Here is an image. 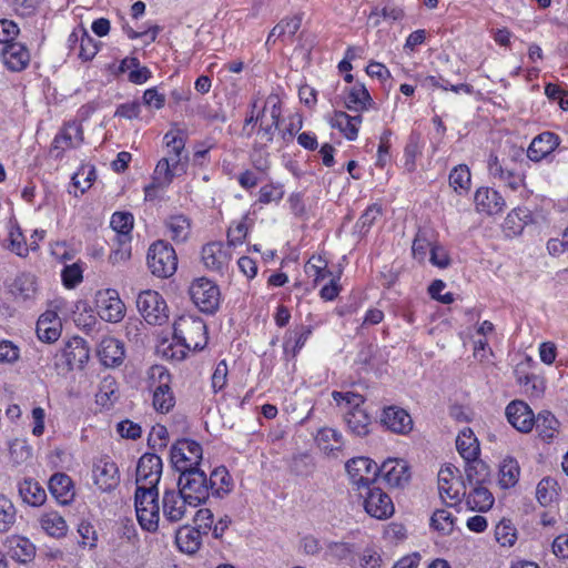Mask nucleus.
I'll return each mask as SVG.
<instances>
[{
	"label": "nucleus",
	"instance_id": "obj_48",
	"mask_svg": "<svg viewBox=\"0 0 568 568\" xmlns=\"http://www.w3.org/2000/svg\"><path fill=\"white\" fill-rule=\"evenodd\" d=\"M301 27V19L297 17L286 18L280 21L270 32L267 43L273 38H280L285 34L293 37Z\"/></svg>",
	"mask_w": 568,
	"mask_h": 568
},
{
	"label": "nucleus",
	"instance_id": "obj_6",
	"mask_svg": "<svg viewBox=\"0 0 568 568\" xmlns=\"http://www.w3.org/2000/svg\"><path fill=\"white\" fill-rule=\"evenodd\" d=\"M281 113L280 99L276 95H270L263 109L256 114V121H260L257 139L261 145L265 146L273 141Z\"/></svg>",
	"mask_w": 568,
	"mask_h": 568
},
{
	"label": "nucleus",
	"instance_id": "obj_3",
	"mask_svg": "<svg viewBox=\"0 0 568 568\" xmlns=\"http://www.w3.org/2000/svg\"><path fill=\"white\" fill-rule=\"evenodd\" d=\"M179 491L190 500V507L196 508L209 498V483L206 475L199 467L180 469Z\"/></svg>",
	"mask_w": 568,
	"mask_h": 568
},
{
	"label": "nucleus",
	"instance_id": "obj_31",
	"mask_svg": "<svg viewBox=\"0 0 568 568\" xmlns=\"http://www.w3.org/2000/svg\"><path fill=\"white\" fill-rule=\"evenodd\" d=\"M362 123V116H351L344 111H335L331 119V125L338 129L347 140H355L358 134V126Z\"/></svg>",
	"mask_w": 568,
	"mask_h": 568
},
{
	"label": "nucleus",
	"instance_id": "obj_22",
	"mask_svg": "<svg viewBox=\"0 0 568 568\" xmlns=\"http://www.w3.org/2000/svg\"><path fill=\"white\" fill-rule=\"evenodd\" d=\"M560 423L549 410H542L535 416V433L537 437L546 443H552L559 435Z\"/></svg>",
	"mask_w": 568,
	"mask_h": 568
},
{
	"label": "nucleus",
	"instance_id": "obj_45",
	"mask_svg": "<svg viewBox=\"0 0 568 568\" xmlns=\"http://www.w3.org/2000/svg\"><path fill=\"white\" fill-rule=\"evenodd\" d=\"M133 221V215L128 212H115L112 215L110 225L118 233L119 240H130Z\"/></svg>",
	"mask_w": 568,
	"mask_h": 568
},
{
	"label": "nucleus",
	"instance_id": "obj_36",
	"mask_svg": "<svg viewBox=\"0 0 568 568\" xmlns=\"http://www.w3.org/2000/svg\"><path fill=\"white\" fill-rule=\"evenodd\" d=\"M456 448L466 462L478 457L480 452L479 443L470 428H464L458 434Z\"/></svg>",
	"mask_w": 568,
	"mask_h": 568
},
{
	"label": "nucleus",
	"instance_id": "obj_61",
	"mask_svg": "<svg viewBox=\"0 0 568 568\" xmlns=\"http://www.w3.org/2000/svg\"><path fill=\"white\" fill-rule=\"evenodd\" d=\"M332 397L336 403L345 402L348 405H352V409L361 408V406L364 404V397L359 394L353 393V392H333Z\"/></svg>",
	"mask_w": 568,
	"mask_h": 568
},
{
	"label": "nucleus",
	"instance_id": "obj_43",
	"mask_svg": "<svg viewBox=\"0 0 568 568\" xmlns=\"http://www.w3.org/2000/svg\"><path fill=\"white\" fill-rule=\"evenodd\" d=\"M558 484L554 478L541 479L536 488L535 495L541 506H552L558 498Z\"/></svg>",
	"mask_w": 568,
	"mask_h": 568
},
{
	"label": "nucleus",
	"instance_id": "obj_4",
	"mask_svg": "<svg viewBox=\"0 0 568 568\" xmlns=\"http://www.w3.org/2000/svg\"><path fill=\"white\" fill-rule=\"evenodd\" d=\"M90 348L87 342L79 336L70 338L64 347L55 354L54 366L59 373H67L74 368H83L89 361Z\"/></svg>",
	"mask_w": 568,
	"mask_h": 568
},
{
	"label": "nucleus",
	"instance_id": "obj_33",
	"mask_svg": "<svg viewBox=\"0 0 568 568\" xmlns=\"http://www.w3.org/2000/svg\"><path fill=\"white\" fill-rule=\"evenodd\" d=\"M466 480L469 486L486 485L490 481L489 466L478 457L466 462Z\"/></svg>",
	"mask_w": 568,
	"mask_h": 568
},
{
	"label": "nucleus",
	"instance_id": "obj_12",
	"mask_svg": "<svg viewBox=\"0 0 568 568\" xmlns=\"http://www.w3.org/2000/svg\"><path fill=\"white\" fill-rule=\"evenodd\" d=\"M162 459L155 454H144L136 466V485L158 488L162 475Z\"/></svg>",
	"mask_w": 568,
	"mask_h": 568
},
{
	"label": "nucleus",
	"instance_id": "obj_21",
	"mask_svg": "<svg viewBox=\"0 0 568 568\" xmlns=\"http://www.w3.org/2000/svg\"><path fill=\"white\" fill-rule=\"evenodd\" d=\"M383 425L395 434L406 435L413 429L410 415L398 406H389L383 410Z\"/></svg>",
	"mask_w": 568,
	"mask_h": 568
},
{
	"label": "nucleus",
	"instance_id": "obj_47",
	"mask_svg": "<svg viewBox=\"0 0 568 568\" xmlns=\"http://www.w3.org/2000/svg\"><path fill=\"white\" fill-rule=\"evenodd\" d=\"M17 511L12 501L0 495V532L8 531L16 523Z\"/></svg>",
	"mask_w": 568,
	"mask_h": 568
},
{
	"label": "nucleus",
	"instance_id": "obj_17",
	"mask_svg": "<svg viewBox=\"0 0 568 568\" xmlns=\"http://www.w3.org/2000/svg\"><path fill=\"white\" fill-rule=\"evenodd\" d=\"M100 362L105 367H118L125 358L124 344L111 336H104L97 349Z\"/></svg>",
	"mask_w": 568,
	"mask_h": 568
},
{
	"label": "nucleus",
	"instance_id": "obj_29",
	"mask_svg": "<svg viewBox=\"0 0 568 568\" xmlns=\"http://www.w3.org/2000/svg\"><path fill=\"white\" fill-rule=\"evenodd\" d=\"M18 493L23 503L33 507L41 506L47 499L43 487L32 478L21 480L18 484Z\"/></svg>",
	"mask_w": 568,
	"mask_h": 568
},
{
	"label": "nucleus",
	"instance_id": "obj_51",
	"mask_svg": "<svg viewBox=\"0 0 568 568\" xmlns=\"http://www.w3.org/2000/svg\"><path fill=\"white\" fill-rule=\"evenodd\" d=\"M495 537L501 546H513L516 540V529L510 521L501 520L495 528Z\"/></svg>",
	"mask_w": 568,
	"mask_h": 568
},
{
	"label": "nucleus",
	"instance_id": "obj_26",
	"mask_svg": "<svg viewBox=\"0 0 568 568\" xmlns=\"http://www.w3.org/2000/svg\"><path fill=\"white\" fill-rule=\"evenodd\" d=\"M61 321L55 312L43 313L37 322V335L47 343L55 342L61 334Z\"/></svg>",
	"mask_w": 568,
	"mask_h": 568
},
{
	"label": "nucleus",
	"instance_id": "obj_46",
	"mask_svg": "<svg viewBox=\"0 0 568 568\" xmlns=\"http://www.w3.org/2000/svg\"><path fill=\"white\" fill-rule=\"evenodd\" d=\"M449 185L456 191L462 193L467 191L470 185V172L467 165L459 164L455 166L449 173Z\"/></svg>",
	"mask_w": 568,
	"mask_h": 568
},
{
	"label": "nucleus",
	"instance_id": "obj_23",
	"mask_svg": "<svg viewBox=\"0 0 568 568\" xmlns=\"http://www.w3.org/2000/svg\"><path fill=\"white\" fill-rule=\"evenodd\" d=\"M3 63L11 71H22L30 62V53L26 45L19 42H10L2 49Z\"/></svg>",
	"mask_w": 568,
	"mask_h": 568
},
{
	"label": "nucleus",
	"instance_id": "obj_8",
	"mask_svg": "<svg viewBox=\"0 0 568 568\" xmlns=\"http://www.w3.org/2000/svg\"><path fill=\"white\" fill-rule=\"evenodd\" d=\"M190 296L193 303L204 313H214L220 305V290L212 281L201 277L192 282Z\"/></svg>",
	"mask_w": 568,
	"mask_h": 568
},
{
	"label": "nucleus",
	"instance_id": "obj_41",
	"mask_svg": "<svg viewBox=\"0 0 568 568\" xmlns=\"http://www.w3.org/2000/svg\"><path fill=\"white\" fill-rule=\"evenodd\" d=\"M559 136L552 132H544L535 136V162L546 159L559 145Z\"/></svg>",
	"mask_w": 568,
	"mask_h": 568
},
{
	"label": "nucleus",
	"instance_id": "obj_28",
	"mask_svg": "<svg viewBox=\"0 0 568 568\" xmlns=\"http://www.w3.org/2000/svg\"><path fill=\"white\" fill-rule=\"evenodd\" d=\"M49 490L61 505L69 504L74 497L72 480L63 473H57L50 478Z\"/></svg>",
	"mask_w": 568,
	"mask_h": 568
},
{
	"label": "nucleus",
	"instance_id": "obj_16",
	"mask_svg": "<svg viewBox=\"0 0 568 568\" xmlns=\"http://www.w3.org/2000/svg\"><path fill=\"white\" fill-rule=\"evenodd\" d=\"M378 476L390 487H403L408 484L410 479L407 463L396 458H389L378 466Z\"/></svg>",
	"mask_w": 568,
	"mask_h": 568
},
{
	"label": "nucleus",
	"instance_id": "obj_54",
	"mask_svg": "<svg viewBox=\"0 0 568 568\" xmlns=\"http://www.w3.org/2000/svg\"><path fill=\"white\" fill-rule=\"evenodd\" d=\"M98 52V47L94 43V40L87 33V31H81L80 37V51L79 58L83 61H90L94 58Z\"/></svg>",
	"mask_w": 568,
	"mask_h": 568
},
{
	"label": "nucleus",
	"instance_id": "obj_39",
	"mask_svg": "<svg viewBox=\"0 0 568 568\" xmlns=\"http://www.w3.org/2000/svg\"><path fill=\"white\" fill-rule=\"evenodd\" d=\"M209 483V491L211 490L213 495L217 497H222L225 494L230 493L232 489V478L227 471V469L223 466L215 468L207 479Z\"/></svg>",
	"mask_w": 568,
	"mask_h": 568
},
{
	"label": "nucleus",
	"instance_id": "obj_64",
	"mask_svg": "<svg viewBox=\"0 0 568 568\" xmlns=\"http://www.w3.org/2000/svg\"><path fill=\"white\" fill-rule=\"evenodd\" d=\"M164 140L169 149L168 154L182 155V152L184 151L185 146V141L182 136L174 134L172 131H170L164 135Z\"/></svg>",
	"mask_w": 568,
	"mask_h": 568
},
{
	"label": "nucleus",
	"instance_id": "obj_20",
	"mask_svg": "<svg viewBox=\"0 0 568 568\" xmlns=\"http://www.w3.org/2000/svg\"><path fill=\"white\" fill-rule=\"evenodd\" d=\"M202 261L204 266L212 271L222 273L227 268L231 260L229 251L221 242H211L202 247Z\"/></svg>",
	"mask_w": 568,
	"mask_h": 568
},
{
	"label": "nucleus",
	"instance_id": "obj_56",
	"mask_svg": "<svg viewBox=\"0 0 568 568\" xmlns=\"http://www.w3.org/2000/svg\"><path fill=\"white\" fill-rule=\"evenodd\" d=\"M14 288L23 298H30L36 293L34 278L31 275L22 274L14 281Z\"/></svg>",
	"mask_w": 568,
	"mask_h": 568
},
{
	"label": "nucleus",
	"instance_id": "obj_53",
	"mask_svg": "<svg viewBox=\"0 0 568 568\" xmlns=\"http://www.w3.org/2000/svg\"><path fill=\"white\" fill-rule=\"evenodd\" d=\"M284 196V190L281 185L267 184L260 189L258 202L268 204L271 202H278Z\"/></svg>",
	"mask_w": 568,
	"mask_h": 568
},
{
	"label": "nucleus",
	"instance_id": "obj_25",
	"mask_svg": "<svg viewBox=\"0 0 568 568\" xmlns=\"http://www.w3.org/2000/svg\"><path fill=\"white\" fill-rule=\"evenodd\" d=\"M474 200L478 211L490 215L501 212L506 204L504 197L489 187L478 189Z\"/></svg>",
	"mask_w": 568,
	"mask_h": 568
},
{
	"label": "nucleus",
	"instance_id": "obj_42",
	"mask_svg": "<svg viewBox=\"0 0 568 568\" xmlns=\"http://www.w3.org/2000/svg\"><path fill=\"white\" fill-rule=\"evenodd\" d=\"M150 387L155 392L173 394L171 389V375L162 365H154L149 371Z\"/></svg>",
	"mask_w": 568,
	"mask_h": 568
},
{
	"label": "nucleus",
	"instance_id": "obj_63",
	"mask_svg": "<svg viewBox=\"0 0 568 568\" xmlns=\"http://www.w3.org/2000/svg\"><path fill=\"white\" fill-rule=\"evenodd\" d=\"M9 248L11 252L16 253L19 256H27L29 252V247L24 242V237L22 233L18 230L17 232L10 233V245Z\"/></svg>",
	"mask_w": 568,
	"mask_h": 568
},
{
	"label": "nucleus",
	"instance_id": "obj_58",
	"mask_svg": "<svg viewBox=\"0 0 568 568\" xmlns=\"http://www.w3.org/2000/svg\"><path fill=\"white\" fill-rule=\"evenodd\" d=\"M175 405L174 394H165L162 392L153 393V406L156 412L162 414L169 413Z\"/></svg>",
	"mask_w": 568,
	"mask_h": 568
},
{
	"label": "nucleus",
	"instance_id": "obj_2",
	"mask_svg": "<svg viewBox=\"0 0 568 568\" xmlns=\"http://www.w3.org/2000/svg\"><path fill=\"white\" fill-rule=\"evenodd\" d=\"M206 325L199 316L184 314L173 325L174 339L186 349H202L207 343Z\"/></svg>",
	"mask_w": 568,
	"mask_h": 568
},
{
	"label": "nucleus",
	"instance_id": "obj_10",
	"mask_svg": "<svg viewBox=\"0 0 568 568\" xmlns=\"http://www.w3.org/2000/svg\"><path fill=\"white\" fill-rule=\"evenodd\" d=\"M346 471L357 489L368 488L378 477V465L367 457H356L345 465Z\"/></svg>",
	"mask_w": 568,
	"mask_h": 568
},
{
	"label": "nucleus",
	"instance_id": "obj_60",
	"mask_svg": "<svg viewBox=\"0 0 568 568\" xmlns=\"http://www.w3.org/2000/svg\"><path fill=\"white\" fill-rule=\"evenodd\" d=\"M312 331L310 327H301L298 331H295L293 335H291L284 343V348L287 352L291 347L292 339L294 341V345L292 346L293 353L295 354L298 349L303 347L306 339L311 335Z\"/></svg>",
	"mask_w": 568,
	"mask_h": 568
},
{
	"label": "nucleus",
	"instance_id": "obj_30",
	"mask_svg": "<svg viewBox=\"0 0 568 568\" xmlns=\"http://www.w3.org/2000/svg\"><path fill=\"white\" fill-rule=\"evenodd\" d=\"M7 547L12 559L19 562H28L36 555L34 545L21 536H11L7 539Z\"/></svg>",
	"mask_w": 568,
	"mask_h": 568
},
{
	"label": "nucleus",
	"instance_id": "obj_57",
	"mask_svg": "<svg viewBox=\"0 0 568 568\" xmlns=\"http://www.w3.org/2000/svg\"><path fill=\"white\" fill-rule=\"evenodd\" d=\"M194 527L205 536L210 532L213 525V513L207 508L199 509L194 516Z\"/></svg>",
	"mask_w": 568,
	"mask_h": 568
},
{
	"label": "nucleus",
	"instance_id": "obj_35",
	"mask_svg": "<svg viewBox=\"0 0 568 568\" xmlns=\"http://www.w3.org/2000/svg\"><path fill=\"white\" fill-rule=\"evenodd\" d=\"M345 422L351 433L357 437H365L371 433V417L362 407L346 413Z\"/></svg>",
	"mask_w": 568,
	"mask_h": 568
},
{
	"label": "nucleus",
	"instance_id": "obj_7",
	"mask_svg": "<svg viewBox=\"0 0 568 568\" xmlns=\"http://www.w3.org/2000/svg\"><path fill=\"white\" fill-rule=\"evenodd\" d=\"M136 307L151 325H162L169 318L166 303L155 291H142L136 298Z\"/></svg>",
	"mask_w": 568,
	"mask_h": 568
},
{
	"label": "nucleus",
	"instance_id": "obj_40",
	"mask_svg": "<svg viewBox=\"0 0 568 568\" xmlns=\"http://www.w3.org/2000/svg\"><path fill=\"white\" fill-rule=\"evenodd\" d=\"M41 528L51 537L61 538L67 535L68 525L57 511L45 513L40 517Z\"/></svg>",
	"mask_w": 568,
	"mask_h": 568
},
{
	"label": "nucleus",
	"instance_id": "obj_59",
	"mask_svg": "<svg viewBox=\"0 0 568 568\" xmlns=\"http://www.w3.org/2000/svg\"><path fill=\"white\" fill-rule=\"evenodd\" d=\"M62 281L65 287L73 288L82 281V270L79 265H68L62 271Z\"/></svg>",
	"mask_w": 568,
	"mask_h": 568
},
{
	"label": "nucleus",
	"instance_id": "obj_11",
	"mask_svg": "<svg viewBox=\"0 0 568 568\" xmlns=\"http://www.w3.org/2000/svg\"><path fill=\"white\" fill-rule=\"evenodd\" d=\"M92 477L94 484L103 493L114 490L120 484L119 468L109 456L100 457L93 462Z\"/></svg>",
	"mask_w": 568,
	"mask_h": 568
},
{
	"label": "nucleus",
	"instance_id": "obj_5",
	"mask_svg": "<svg viewBox=\"0 0 568 568\" xmlns=\"http://www.w3.org/2000/svg\"><path fill=\"white\" fill-rule=\"evenodd\" d=\"M148 266L153 275L161 278L170 277L178 267L174 248L165 241H156L149 248Z\"/></svg>",
	"mask_w": 568,
	"mask_h": 568
},
{
	"label": "nucleus",
	"instance_id": "obj_52",
	"mask_svg": "<svg viewBox=\"0 0 568 568\" xmlns=\"http://www.w3.org/2000/svg\"><path fill=\"white\" fill-rule=\"evenodd\" d=\"M175 175V172L171 169L169 160H160L154 170L153 180L161 186H168L171 184Z\"/></svg>",
	"mask_w": 568,
	"mask_h": 568
},
{
	"label": "nucleus",
	"instance_id": "obj_38",
	"mask_svg": "<svg viewBox=\"0 0 568 568\" xmlns=\"http://www.w3.org/2000/svg\"><path fill=\"white\" fill-rule=\"evenodd\" d=\"M467 496V505L471 510L487 511L494 504V497L485 485L471 486Z\"/></svg>",
	"mask_w": 568,
	"mask_h": 568
},
{
	"label": "nucleus",
	"instance_id": "obj_55",
	"mask_svg": "<svg viewBox=\"0 0 568 568\" xmlns=\"http://www.w3.org/2000/svg\"><path fill=\"white\" fill-rule=\"evenodd\" d=\"M247 215L243 216L242 221L237 222L234 226H230L227 230V241L230 245L236 246L242 244L246 234L247 225L245 223Z\"/></svg>",
	"mask_w": 568,
	"mask_h": 568
},
{
	"label": "nucleus",
	"instance_id": "obj_15",
	"mask_svg": "<svg viewBox=\"0 0 568 568\" xmlns=\"http://www.w3.org/2000/svg\"><path fill=\"white\" fill-rule=\"evenodd\" d=\"M97 305L98 313L102 320L118 323L124 316L125 306L115 290L99 292Z\"/></svg>",
	"mask_w": 568,
	"mask_h": 568
},
{
	"label": "nucleus",
	"instance_id": "obj_24",
	"mask_svg": "<svg viewBox=\"0 0 568 568\" xmlns=\"http://www.w3.org/2000/svg\"><path fill=\"white\" fill-rule=\"evenodd\" d=\"M315 442L318 448L327 456H337L344 447V438L341 432L331 427H322L317 430Z\"/></svg>",
	"mask_w": 568,
	"mask_h": 568
},
{
	"label": "nucleus",
	"instance_id": "obj_1",
	"mask_svg": "<svg viewBox=\"0 0 568 568\" xmlns=\"http://www.w3.org/2000/svg\"><path fill=\"white\" fill-rule=\"evenodd\" d=\"M134 506L140 526L154 532L160 524L159 489L139 485L134 495Z\"/></svg>",
	"mask_w": 568,
	"mask_h": 568
},
{
	"label": "nucleus",
	"instance_id": "obj_62",
	"mask_svg": "<svg viewBox=\"0 0 568 568\" xmlns=\"http://www.w3.org/2000/svg\"><path fill=\"white\" fill-rule=\"evenodd\" d=\"M430 263L439 268H446L450 264V258L446 250L440 245L430 247Z\"/></svg>",
	"mask_w": 568,
	"mask_h": 568
},
{
	"label": "nucleus",
	"instance_id": "obj_44",
	"mask_svg": "<svg viewBox=\"0 0 568 568\" xmlns=\"http://www.w3.org/2000/svg\"><path fill=\"white\" fill-rule=\"evenodd\" d=\"M520 474L518 462L511 457L503 460L499 467V484L504 488H509L516 485Z\"/></svg>",
	"mask_w": 568,
	"mask_h": 568
},
{
	"label": "nucleus",
	"instance_id": "obj_32",
	"mask_svg": "<svg viewBox=\"0 0 568 568\" xmlns=\"http://www.w3.org/2000/svg\"><path fill=\"white\" fill-rule=\"evenodd\" d=\"M204 534L195 527L183 526L176 531V544L180 549L187 554L196 552L202 544Z\"/></svg>",
	"mask_w": 568,
	"mask_h": 568
},
{
	"label": "nucleus",
	"instance_id": "obj_19",
	"mask_svg": "<svg viewBox=\"0 0 568 568\" xmlns=\"http://www.w3.org/2000/svg\"><path fill=\"white\" fill-rule=\"evenodd\" d=\"M509 424L520 433H530L532 430V410L529 405L523 400L510 402L505 410Z\"/></svg>",
	"mask_w": 568,
	"mask_h": 568
},
{
	"label": "nucleus",
	"instance_id": "obj_34",
	"mask_svg": "<svg viewBox=\"0 0 568 568\" xmlns=\"http://www.w3.org/2000/svg\"><path fill=\"white\" fill-rule=\"evenodd\" d=\"M166 234L176 243L185 242L191 233V222L182 214L172 215L165 221Z\"/></svg>",
	"mask_w": 568,
	"mask_h": 568
},
{
	"label": "nucleus",
	"instance_id": "obj_9",
	"mask_svg": "<svg viewBox=\"0 0 568 568\" xmlns=\"http://www.w3.org/2000/svg\"><path fill=\"white\" fill-rule=\"evenodd\" d=\"M201 445L192 439H180L171 448V463L175 470L195 468L202 459Z\"/></svg>",
	"mask_w": 568,
	"mask_h": 568
},
{
	"label": "nucleus",
	"instance_id": "obj_37",
	"mask_svg": "<svg viewBox=\"0 0 568 568\" xmlns=\"http://www.w3.org/2000/svg\"><path fill=\"white\" fill-rule=\"evenodd\" d=\"M373 103V99L369 95L364 84H355L348 92L345 99V106L352 111L367 110Z\"/></svg>",
	"mask_w": 568,
	"mask_h": 568
},
{
	"label": "nucleus",
	"instance_id": "obj_14",
	"mask_svg": "<svg viewBox=\"0 0 568 568\" xmlns=\"http://www.w3.org/2000/svg\"><path fill=\"white\" fill-rule=\"evenodd\" d=\"M364 499V507L368 515L377 519H386L394 514L390 497L379 487H368Z\"/></svg>",
	"mask_w": 568,
	"mask_h": 568
},
{
	"label": "nucleus",
	"instance_id": "obj_49",
	"mask_svg": "<svg viewBox=\"0 0 568 568\" xmlns=\"http://www.w3.org/2000/svg\"><path fill=\"white\" fill-rule=\"evenodd\" d=\"M454 519L448 510L438 509L433 514L430 524L436 530L442 531L444 535H449L454 528Z\"/></svg>",
	"mask_w": 568,
	"mask_h": 568
},
{
	"label": "nucleus",
	"instance_id": "obj_18",
	"mask_svg": "<svg viewBox=\"0 0 568 568\" xmlns=\"http://www.w3.org/2000/svg\"><path fill=\"white\" fill-rule=\"evenodd\" d=\"M489 174L493 179L507 185L510 190L516 191L524 185V178L515 169L505 165V160L501 161L497 155L490 154L488 161Z\"/></svg>",
	"mask_w": 568,
	"mask_h": 568
},
{
	"label": "nucleus",
	"instance_id": "obj_27",
	"mask_svg": "<svg viewBox=\"0 0 568 568\" xmlns=\"http://www.w3.org/2000/svg\"><path fill=\"white\" fill-rule=\"evenodd\" d=\"M456 468L453 465L443 467L438 473V491L442 500L454 505L459 500V489L454 488Z\"/></svg>",
	"mask_w": 568,
	"mask_h": 568
},
{
	"label": "nucleus",
	"instance_id": "obj_50",
	"mask_svg": "<svg viewBox=\"0 0 568 568\" xmlns=\"http://www.w3.org/2000/svg\"><path fill=\"white\" fill-rule=\"evenodd\" d=\"M434 246L425 231H418L412 246L413 255L419 262H424L427 252L430 253V247Z\"/></svg>",
	"mask_w": 568,
	"mask_h": 568
},
{
	"label": "nucleus",
	"instance_id": "obj_13",
	"mask_svg": "<svg viewBox=\"0 0 568 568\" xmlns=\"http://www.w3.org/2000/svg\"><path fill=\"white\" fill-rule=\"evenodd\" d=\"M190 507V500L179 490L166 489L162 497V514L164 521L175 524L181 521Z\"/></svg>",
	"mask_w": 568,
	"mask_h": 568
}]
</instances>
